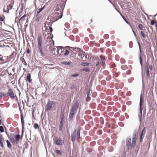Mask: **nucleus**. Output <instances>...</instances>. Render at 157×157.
<instances>
[{"mask_svg": "<svg viewBox=\"0 0 157 157\" xmlns=\"http://www.w3.org/2000/svg\"><path fill=\"white\" fill-rule=\"evenodd\" d=\"M80 101L79 99L77 100L76 102L74 103L71 107L69 116L68 121H71L73 118L74 116L76 114L77 110L79 108Z\"/></svg>", "mask_w": 157, "mask_h": 157, "instance_id": "f257e3e1", "label": "nucleus"}, {"mask_svg": "<svg viewBox=\"0 0 157 157\" xmlns=\"http://www.w3.org/2000/svg\"><path fill=\"white\" fill-rule=\"evenodd\" d=\"M81 129V127L75 129L71 135V140L74 143L76 140H78L80 137V131Z\"/></svg>", "mask_w": 157, "mask_h": 157, "instance_id": "f03ea898", "label": "nucleus"}, {"mask_svg": "<svg viewBox=\"0 0 157 157\" xmlns=\"http://www.w3.org/2000/svg\"><path fill=\"white\" fill-rule=\"evenodd\" d=\"M21 136L19 134H17L14 136H11L10 140L11 142L14 144H17L19 142Z\"/></svg>", "mask_w": 157, "mask_h": 157, "instance_id": "7ed1b4c3", "label": "nucleus"}, {"mask_svg": "<svg viewBox=\"0 0 157 157\" xmlns=\"http://www.w3.org/2000/svg\"><path fill=\"white\" fill-rule=\"evenodd\" d=\"M56 105V102L53 101L48 100L45 106V112L51 110Z\"/></svg>", "mask_w": 157, "mask_h": 157, "instance_id": "20e7f679", "label": "nucleus"}, {"mask_svg": "<svg viewBox=\"0 0 157 157\" xmlns=\"http://www.w3.org/2000/svg\"><path fill=\"white\" fill-rule=\"evenodd\" d=\"M7 97H9L12 100L14 99L16 97V95L14 92L13 89H8L7 93L6 94Z\"/></svg>", "mask_w": 157, "mask_h": 157, "instance_id": "39448f33", "label": "nucleus"}, {"mask_svg": "<svg viewBox=\"0 0 157 157\" xmlns=\"http://www.w3.org/2000/svg\"><path fill=\"white\" fill-rule=\"evenodd\" d=\"M126 147L128 151H131L132 148H133V146H132V143H131L130 138H127L126 139Z\"/></svg>", "mask_w": 157, "mask_h": 157, "instance_id": "423d86ee", "label": "nucleus"}, {"mask_svg": "<svg viewBox=\"0 0 157 157\" xmlns=\"http://www.w3.org/2000/svg\"><path fill=\"white\" fill-rule=\"evenodd\" d=\"M147 128L146 127H144L140 132V143L143 142V139L144 138V135L147 131Z\"/></svg>", "mask_w": 157, "mask_h": 157, "instance_id": "0eeeda50", "label": "nucleus"}, {"mask_svg": "<svg viewBox=\"0 0 157 157\" xmlns=\"http://www.w3.org/2000/svg\"><path fill=\"white\" fill-rule=\"evenodd\" d=\"M64 118V113L62 114V116L60 118V121L59 125V130L61 131L62 130L63 125V121Z\"/></svg>", "mask_w": 157, "mask_h": 157, "instance_id": "6e6552de", "label": "nucleus"}, {"mask_svg": "<svg viewBox=\"0 0 157 157\" xmlns=\"http://www.w3.org/2000/svg\"><path fill=\"white\" fill-rule=\"evenodd\" d=\"M144 98L143 94L141 93L140 99L139 107L140 109H143V104L144 102Z\"/></svg>", "mask_w": 157, "mask_h": 157, "instance_id": "1a4fd4ad", "label": "nucleus"}, {"mask_svg": "<svg viewBox=\"0 0 157 157\" xmlns=\"http://www.w3.org/2000/svg\"><path fill=\"white\" fill-rule=\"evenodd\" d=\"M92 92V91H91L90 89H89L86 93L87 97L86 99V101H89L90 99V96Z\"/></svg>", "mask_w": 157, "mask_h": 157, "instance_id": "9d476101", "label": "nucleus"}, {"mask_svg": "<svg viewBox=\"0 0 157 157\" xmlns=\"http://www.w3.org/2000/svg\"><path fill=\"white\" fill-rule=\"evenodd\" d=\"M138 44L139 46V50L140 52V55L139 57V59H140V63L141 66L142 68V63H143V61L141 57V48H140V44L139 42H138Z\"/></svg>", "mask_w": 157, "mask_h": 157, "instance_id": "9b49d317", "label": "nucleus"}, {"mask_svg": "<svg viewBox=\"0 0 157 157\" xmlns=\"http://www.w3.org/2000/svg\"><path fill=\"white\" fill-rule=\"evenodd\" d=\"M38 52H39L41 55V56L44 57L45 56L44 51L43 49L42 46L38 47Z\"/></svg>", "mask_w": 157, "mask_h": 157, "instance_id": "f8f14e48", "label": "nucleus"}, {"mask_svg": "<svg viewBox=\"0 0 157 157\" xmlns=\"http://www.w3.org/2000/svg\"><path fill=\"white\" fill-rule=\"evenodd\" d=\"M38 47L42 46V39L41 35L38 36L37 38Z\"/></svg>", "mask_w": 157, "mask_h": 157, "instance_id": "ddd939ff", "label": "nucleus"}, {"mask_svg": "<svg viewBox=\"0 0 157 157\" xmlns=\"http://www.w3.org/2000/svg\"><path fill=\"white\" fill-rule=\"evenodd\" d=\"M61 64H64V65H66L69 66L70 67L72 66L73 65V63L70 61H69V62H67V61L62 62H61Z\"/></svg>", "mask_w": 157, "mask_h": 157, "instance_id": "4468645a", "label": "nucleus"}, {"mask_svg": "<svg viewBox=\"0 0 157 157\" xmlns=\"http://www.w3.org/2000/svg\"><path fill=\"white\" fill-rule=\"evenodd\" d=\"M136 138L132 137V146H133V148H134L136 146Z\"/></svg>", "mask_w": 157, "mask_h": 157, "instance_id": "2eb2a0df", "label": "nucleus"}, {"mask_svg": "<svg viewBox=\"0 0 157 157\" xmlns=\"http://www.w3.org/2000/svg\"><path fill=\"white\" fill-rule=\"evenodd\" d=\"M139 110L140 113L138 115V117L139 119V121L140 122V124H141L142 122V116L143 109H140Z\"/></svg>", "mask_w": 157, "mask_h": 157, "instance_id": "dca6fc26", "label": "nucleus"}, {"mask_svg": "<svg viewBox=\"0 0 157 157\" xmlns=\"http://www.w3.org/2000/svg\"><path fill=\"white\" fill-rule=\"evenodd\" d=\"M62 141L60 138H58L55 140V142L56 144L61 145H62Z\"/></svg>", "mask_w": 157, "mask_h": 157, "instance_id": "f3484780", "label": "nucleus"}, {"mask_svg": "<svg viewBox=\"0 0 157 157\" xmlns=\"http://www.w3.org/2000/svg\"><path fill=\"white\" fill-rule=\"evenodd\" d=\"M26 80L29 83L31 82V76L30 73H28L26 76Z\"/></svg>", "mask_w": 157, "mask_h": 157, "instance_id": "a211bd4d", "label": "nucleus"}, {"mask_svg": "<svg viewBox=\"0 0 157 157\" xmlns=\"http://www.w3.org/2000/svg\"><path fill=\"white\" fill-rule=\"evenodd\" d=\"M44 6L43 7L38 9L36 16V17L38 16L39 13L44 9Z\"/></svg>", "mask_w": 157, "mask_h": 157, "instance_id": "6ab92c4d", "label": "nucleus"}, {"mask_svg": "<svg viewBox=\"0 0 157 157\" xmlns=\"http://www.w3.org/2000/svg\"><path fill=\"white\" fill-rule=\"evenodd\" d=\"M21 123L22 125L23 126L25 124V121L24 120L23 115V114L21 113Z\"/></svg>", "mask_w": 157, "mask_h": 157, "instance_id": "aec40b11", "label": "nucleus"}, {"mask_svg": "<svg viewBox=\"0 0 157 157\" xmlns=\"http://www.w3.org/2000/svg\"><path fill=\"white\" fill-rule=\"evenodd\" d=\"M146 74L147 78H148L150 76L149 75V70L148 67H147L146 70Z\"/></svg>", "mask_w": 157, "mask_h": 157, "instance_id": "412c9836", "label": "nucleus"}, {"mask_svg": "<svg viewBox=\"0 0 157 157\" xmlns=\"http://www.w3.org/2000/svg\"><path fill=\"white\" fill-rule=\"evenodd\" d=\"M81 71H85L86 72H89L90 71V69L87 67H85L81 69Z\"/></svg>", "mask_w": 157, "mask_h": 157, "instance_id": "4be33fe9", "label": "nucleus"}, {"mask_svg": "<svg viewBox=\"0 0 157 157\" xmlns=\"http://www.w3.org/2000/svg\"><path fill=\"white\" fill-rule=\"evenodd\" d=\"M4 139L1 140L0 139V146L2 148L4 147Z\"/></svg>", "mask_w": 157, "mask_h": 157, "instance_id": "5701e85b", "label": "nucleus"}, {"mask_svg": "<svg viewBox=\"0 0 157 157\" xmlns=\"http://www.w3.org/2000/svg\"><path fill=\"white\" fill-rule=\"evenodd\" d=\"M7 97V95H6V94L4 93H2V92H0V99L3 97Z\"/></svg>", "mask_w": 157, "mask_h": 157, "instance_id": "b1692460", "label": "nucleus"}, {"mask_svg": "<svg viewBox=\"0 0 157 157\" xmlns=\"http://www.w3.org/2000/svg\"><path fill=\"white\" fill-rule=\"evenodd\" d=\"M57 48H59V50H60L61 51V54H60V55H61V53H62L63 52L64 50V49H63L64 48V47L63 46H59L57 47Z\"/></svg>", "mask_w": 157, "mask_h": 157, "instance_id": "393cba45", "label": "nucleus"}, {"mask_svg": "<svg viewBox=\"0 0 157 157\" xmlns=\"http://www.w3.org/2000/svg\"><path fill=\"white\" fill-rule=\"evenodd\" d=\"M7 144V146L8 148H10L12 147V145L10 142L8 140L6 141Z\"/></svg>", "mask_w": 157, "mask_h": 157, "instance_id": "a878e982", "label": "nucleus"}, {"mask_svg": "<svg viewBox=\"0 0 157 157\" xmlns=\"http://www.w3.org/2000/svg\"><path fill=\"white\" fill-rule=\"evenodd\" d=\"M89 63H88L82 62L81 63V65L84 66H88L89 65Z\"/></svg>", "mask_w": 157, "mask_h": 157, "instance_id": "bb28decb", "label": "nucleus"}, {"mask_svg": "<svg viewBox=\"0 0 157 157\" xmlns=\"http://www.w3.org/2000/svg\"><path fill=\"white\" fill-rule=\"evenodd\" d=\"M69 53V52L68 50H66L65 51V52L64 54V56H67L68 55Z\"/></svg>", "mask_w": 157, "mask_h": 157, "instance_id": "cd10ccee", "label": "nucleus"}, {"mask_svg": "<svg viewBox=\"0 0 157 157\" xmlns=\"http://www.w3.org/2000/svg\"><path fill=\"white\" fill-rule=\"evenodd\" d=\"M139 28L140 30H143V26L141 24H139L138 25Z\"/></svg>", "mask_w": 157, "mask_h": 157, "instance_id": "c85d7f7f", "label": "nucleus"}, {"mask_svg": "<svg viewBox=\"0 0 157 157\" xmlns=\"http://www.w3.org/2000/svg\"><path fill=\"white\" fill-rule=\"evenodd\" d=\"M65 49H67V50H70V48H71L72 49H73L75 48L74 47H71L69 46H66L64 48Z\"/></svg>", "mask_w": 157, "mask_h": 157, "instance_id": "c756f323", "label": "nucleus"}, {"mask_svg": "<svg viewBox=\"0 0 157 157\" xmlns=\"http://www.w3.org/2000/svg\"><path fill=\"white\" fill-rule=\"evenodd\" d=\"M34 128L35 129H37L38 128L39 126L37 123H35L33 126Z\"/></svg>", "mask_w": 157, "mask_h": 157, "instance_id": "7c9ffc66", "label": "nucleus"}, {"mask_svg": "<svg viewBox=\"0 0 157 157\" xmlns=\"http://www.w3.org/2000/svg\"><path fill=\"white\" fill-rule=\"evenodd\" d=\"M157 21L155 19L154 20H151V24L152 25H153L155 24L156 22Z\"/></svg>", "mask_w": 157, "mask_h": 157, "instance_id": "2f4dec72", "label": "nucleus"}, {"mask_svg": "<svg viewBox=\"0 0 157 157\" xmlns=\"http://www.w3.org/2000/svg\"><path fill=\"white\" fill-rule=\"evenodd\" d=\"M79 75V74L76 73V74H71V77H74L78 76Z\"/></svg>", "mask_w": 157, "mask_h": 157, "instance_id": "473e14b6", "label": "nucleus"}, {"mask_svg": "<svg viewBox=\"0 0 157 157\" xmlns=\"http://www.w3.org/2000/svg\"><path fill=\"white\" fill-rule=\"evenodd\" d=\"M136 133L137 132L136 130H135L133 133V134L132 135V137L135 138H136Z\"/></svg>", "mask_w": 157, "mask_h": 157, "instance_id": "72a5a7b5", "label": "nucleus"}, {"mask_svg": "<svg viewBox=\"0 0 157 157\" xmlns=\"http://www.w3.org/2000/svg\"><path fill=\"white\" fill-rule=\"evenodd\" d=\"M105 59L101 60V62L100 63L101 65L103 66L104 65H105Z\"/></svg>", "mask_w": 157, "mask_h": 157, "instance_id": "f704fd0d", "label": "nucleus"}, {"mask_svg": "<svg viewBox=\"0 0 157 157\" xmlns=\"http://www.w3.org/2000/svg\"><path fill=\"white\" fill-rule=\"evenodd\" d=\"M4 130L3 128V127L2 126H0V132H4Z\"/></svg>", "mask_w": 157, "mask_h": 157, "instance_id": "c9c22d12", "label": "nucleus"}, {"mask_svg": "<svg viewBox=\"0 0 157 157\" xmlns=\"http://www.w3.org/2000/svg\"><path fill=\"white\" fill-rule=\"evenodd\" d=\"M55 152L56 153H57L60 155H62V154L61 152V151L59 150H56Z\"/></svg>", "mask_w": 157, "mask_h": 157, "instance_id": "e433bc0d", "label": "nucleus"}, {"mask_svg": "<svg viewBox=\"0 0 157 157\" xmlns=\"http://www.w3.org/2000/svg\"><path fill=\"white\" fill-rule=\"evenodd\" d=\"M123 19L124 20V21L127 23H128V20L126 19V18L123 15H121Z\"/></svg>", "mask_w": 157, "mask_h": 157, "instance_id": "4c0bfd02", "label": "nucleus"}, {"mask_svg": "<svg viewBox=\"0 0 157 157\" xmlns=\"http://www.w3.org/2000/svg\"><path fill=\"white\" fill-rule=\"evenodd\" d=\"M141 35L143 38L145 37V35L143 31H141Z\"/></svg>", "mask_w": 157, "mask_h": 157, "instance_id": "58836bf2", "label": "nucleus"}, {"mask_svg": "<svg viewBox=\"0 0 157 157\" xmlns=\"http://www.w3.org/2000/svg\"><path fill=\"white\" fill-rule=\"evenodd\" d=\"M99 57H100V59H101V60H104V59L106 60L105 57L104 56L102 55H100L99 56Z\"/></svg>", "mask_w": 157, "mask_h": 157, "instance_id": "ea45409f", "label": "nucleus"}, {"mask_svg": "<svg viewBox=\"0 0 157 157\" xmlns=\"http://www.w3.org/2000/svg\"><path fill=\"white\" fill-rule=\"evenodd\" d=\"M22 63H23V64L25 66H27V64L25 60V59L24 58L23 59V60H22Z\"/></svg>", "mask_w": 157, "mask_h": 157, "instance_id": "a19ab883", "label": "nucleus"}, {"mask_svg": "<svg viewBox=\"0 0 157 157\" xmlns=\"http://www.w3.org/2000/svg\"><path fill=\"white\" fill-rule=\"evenodd\" d=\"M75 50V48L73 49H72L71 50H70V51H69V53H70L71 56L73 55L74 54L73 53V51Z\"/></svg>", "mask_w": 157, "mask_h": 157, "instance_id": "79ce46f5", "label": "nucleus"}, {"mask_svg": "<svg viewBox=\"0 0 157 157\" xmlns=\"http://www.w3.org/2000/svg\"><path fill=\"white\" fill-rule=\"evenodd\" d=\"M84 54H85L84 52H83V53L82 52V54L80 55V56H81L80 58L82 59L83 58V57H84V56H85Z\"/></svg>", "mask_w": 157, "mask_h": 157, "instance_id": "37998d69", "label": "nucleus"}, {"mask_svg": "<svg viewBox=\"0 0 157 157\" xmlns=\"http://www.w3.org/2000/svg\"><path fill=\"white\" fill-rule=\"evenodd\" d=\"M77 49V50H80V53H81V52H82L83 53V51L79 48H76V47H75V49Z\"/></svg>", "mask_w": 157, "mask_h": 157, "instance_id": "c03bdc74", "label": "nucleus"}, {"mask_svg": "<svg viewBox=\"0 0 157 157\" xmlns=\"http://www.w3.org/2000/svg\"><path fill=\"white\" fill-rule=\"evenodd\" d=\"M5 75L6 73L4 71H2L0 74V75L1 76H4Z\"/></svg>", "mask_w": 157, "mask_h": 157, "instance_id": "a18cd8bd", "label": "nucleus"}, {"mask_svg": "<svg viewBox=\"0 0 157 157\" xmlns=\"http://www.w3.org/2000/svg\"><path fill=\"white\" fill-rule=\"evenodd\" d=\"M103 74L105 75H108L109 74V72L108 71H106L103 72Z\"/></svg>", "mask_w": 157, "mask_h": 157, "instance_id": "49530a36", "label": "nucleus"}, {"mask_svg": "<svg viewBox=\"0 0 157 157\" xmlns=\"http://www.w3.org/2000/svg\"><path fill=\"white\" fill-rule=\"evenodd\" d=\"M109 37V35L108 34H105L103 36L104 38L106 39H108Z\"/></svg>", "mask_w": 157, "mask_h": 157, "instance_id": "de8ad7c7", "label": "nucleus"}, {"mask_svg": "<svg viewBox=\"0 0 157 157\" xmlns=\"http://www.w3.org/2000/svg\"><path fill=\"white\" fill-rule=\"evenodd\" d=\"M141 67V68L142 69V73H141L142 78V82H143L144 77V75H143V68H142H142Z\"/></svg>", "mask_w": 157, "mask_h": 157, "instance_id": "09e8293b", "label": "nucleus"}, {"mask_svg": "<svg viewBox=\"0 0 157 157\" xmlns=\"http://www.w3.org/2000/svg\"><path fill=\"white\" fill-rule=\"evenodd\" d=\"M111 66L112 68H114L116 67V65L115 63H113L112 64Z\"/></svg>", "mask_w": 157, "mask_h": 157, "instance_id": "8fccbe9b", "label": "nucleus"}, {"mask_svg": "<svg viewBox=\"0 0 157 157\" xmlns=\"http://www.w3.org/2000/svg\"><path fill=\"white\" fill-rule=\"evenodd\" d=\"M75 86H76L75 85H73L71 86V89H73L75 88Z\"/></svg>", "mask_w": 157, "mask_h": 157, "instance_id": "3c124183", "label": "nucleus"}, {"mask_svg": "<svg viewBox=\"0 0 157 157\" xmlns=\"http://www.w3.org/2000/svg\"><path fill=\"white\" fill-rule=\"evenodd\" d=\"M0 61H2L3 62V63L6 62V61H5L4 59H3V57H0Z\"/></svg>", "mask_w": 157, "mask_h": 157, "instance_id": "603ef678", "label": "nucleus"}, {"mask_svg": "<svg viewBox=\"0 0 157 157\" xmlns=\"http://www.w3.org/2000/svg\"><path fill=\"white\" fill-rule=\"evenodd\" d=\"M131 92L128 91L126 94V95L127 96H129L131 95Z\"/></svg>", "mask_w": 157, "mask_h": 157, "instance_id": "864d4df0", "label": "nucleus"}, {"mask_svg": "<svg viewBox=\"0 0 157 157\" xmlns=\"http://www.w3.org/2000/svg\"><path fill=\"white\" fill-rule=\"evenodd\" d=\"M49 29H50V32H51V33L53 31V29H52V28L51 27V26H49Z\"/></svg>", "mask_w": 157, "mask_h": 157, "instance_id": "5fc2aeb1", "label": "nucleus"}, {"mask_svg": "<svg viewBox=\"0 0 157 157\" xmlns=\"http://www.w3.org/2000/svg\"><path fill=\"white\" fill-rule=\"evenodd\" d=\"M26 16V14H25L23 16H22L19 19V21L21 20L23 18H24V17H25V16Z\"/></svg>", "mask_w": 157, "mask_h": 157, "instance_id": "6e6d98bb", "label": "nucleus"}, {"mask_svg": "<svg viewBox=\"0 0 157 157\" xmlns=\"http://www.w3.org/2000/svg\"><path fill=\"white\" fill-rule=\"evenodd\" d=\"M131 72V71L129 70H128L127 71L126 74L127 75H128Z\"/></svg>", "mask_w": 157, "mask_h": 157, "instance_id": "4d7b16f0", "label": "nucleus"}, {"mask_svg": "<svg viewBox=\"0 0 157 157\" xmlns=\"http://www.w3.org/2000/svg\"><path fill=\"white\" fill-rule=\"evenodd\" d=\"M24 125H25V124H24V125L23 126H23L22 125V131H21L22 133H23V132H24Z\"/></svg>", "mask_w": 157, "mask_h": 157, "instance_id": "13d9d810", "label": "nucleus"}, {"mask_svg": "<svg viewBox=\"0 0 157 157\" xmlns=\"http://www.w3.org/2000/svg\"><path fill=\"white\" fill-rule=\"evenodd\" d=\"M40 18V17L39 16H37L36 18V21L37 22H38L39 21Z\"/></svg>", "mask_w": 157, "mask_h": 157, "instance_id": "bf43d9fd", "label": "nucleus"}, {"mask_svg": "<svg viewBox=\"0 0 157 157\" xmlns=\"http://www.w3.org/2000/svg\"><path fill=\"white\" fill-rule=\"evenodd\" d=\"M62 16H63V13H61V14L59 16V17L58 18V19L56 20V21H57V20H58V19H59L61 18L62 17Z\"/></svg>", "mask_w": 157, "mask_h": 157, "instance_id": "052dcab7", "label": "nucleus"}, {"mask_svg": "<svg viewBox=\"0 0 157 157\" xmlns=\"http://www.w3.org/2000/svg\"><path fill=\"white\" fill-rule=\"evenodd\" d=\"M30 51L29 48H28L26 50V52L27 53L29 54L30 53Z\"/></svg>", "mask_w": 157, "mask_h": 157, "instance_id": "680f3d73", "label": "nucleus"}, {"mask_svg": "<svg viewBox=\"0 0 157 157\" xmlns=\"http://www.w3.org/2000/svg\"><path fill=\"white\" fill-rule=\"evenodd\" d=\"M148 68L150 70H152V65H150V66H149V67H148Z\"/></svg>", "mask_w": 157, "mask_h": 157, "instance_id": "e2e57ef3", "label": "nucleus"}, {"mask_svg": "<svg viewBox=\"0 0 157 157\" xmlns=\"http://www.w3.org/2000/svg\"><path fill=\"white\" fill-rule=\"evenodd\" d=\"M57 48V53L59 54V48Z\"/></svg>", "mask_w": 157, "mask_h": 157, "instance_id": "0e129e2a", "label": "nucleus"}, {"mask_svg": "<svg viewBox=\"0 0 157 157\" xmlns=\"http://www.w3.org/2000/svg\"><path fill=\"white\" fill-rule=\"evenodd\" d=\"M15 100L17 102V103H18V98L17 97V96H16V97H15Z\"/></svg>", "mask_w": 157, "mask_h": 157, "instance_id": "69168bd1", "label": "nucleus"}, {"mask_svg": "<svg viewBox=\"0 0 157 157\" xmlns=\"http://www.w3.org/2000/svg\"><path fill=\"white\" fill-rule=\"evenodd\" d=\"M0 139L1 140L4 139V138L2 137V135L0 134Z\"/></svg>", "mask_w": 157, "mask_h": 157, "instance_id": "338daca9", "label": "nucleus"}, {"mask_svg": "<svg viewBox=\"0 0 157 157\" xmlns=\"http://www.w3.org/2000/svg\"><path fill=\"white\" fill-rule=\"evenodd\" d=\"M154 25H155V27H157V21L156 22V23H155V24Z\"/></svg>", "mask_w": 157, "mask_h": 157, "instance_id": "774afa93", "label": "nucleus"}]
</instances>
